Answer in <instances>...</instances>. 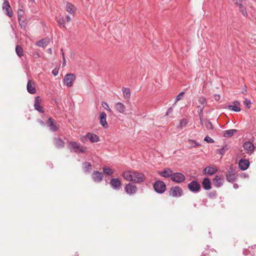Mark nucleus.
Segmentation results:
<instances>
[{
	"instance_id": "obj_52",
	"label": "nucleus",
	"mask_w": 256,
	"mask_h": 256,
	"mask_svg": "<svg viewBox=\"0 0 256 256\" xmlns=\"http://www.w3.org/2000/svg\"><path fill=\"white\" fill-rule=\"evenodd\" d=\"M38 122L42 126H45V123L42 120H39Z\"/></svg>"
},
{
	"instance_id": "obj_47",
	"label": "nucleus",
	"mask_w": 256,
	"mask_h": 256,
	"mask_svg": "<svg viewBox=\"0 0 256 256\" xmlns=\"http://www.w3.org/2000/svg\"><path fill=\"white\" fill-rule=\"evenodd\" d=\"M58 70L57 68H54L52 71V74L54 76H56L58 74Z\"/></svg>"
},
{
	"instance_id": "obj_7",
	"label": "nucleus",
	"mask_w": 256,
	"mask_h": 256,
	"mask_svg": "<svg viewBox=\"0 0 256 256\" xmlns=\"http://www.w3.org/2000/svg\"><path fill=\"white\" fill-rule=\"evenodd\" d=\"M76 76L74 74H66L64 78V84L68 87H71L73 84V82L76 80Z\"/></svg>"
},
{
	"instance_id": "obj_14",
	"label": "nucleus",
	"mask_w": 256,
	"mask_h": 256,
	"mask_svg": "<svg viewBox=\"0 0 256 256\" xmlns=\"http://www.w3.org/2000/svg\"><path fill=\"white\" fill-rule=\"evenodd\" d=\"M243 254L247 256H256V245L244 249Z\"/></svg>"
},
{
	"instance_id": "obj_31",
	"label": "nucleus",
	"mask_w": 256,
	"mask_h": 256,
	"mask_svg": "<svg viewBox=\"0 0 256 256\" xmlns=\"http://www.w3.org/2000/svg\"><path fill=\"white\" fill-rule=\"evenodd\" d=\"M102 170L104 174L108 176H112L114 173V170L112 168L107 166H104Z\"/></svg>"
},
{
	"instance_id": "obj_57",
	"label": "nucleus",
	"mask_w": 256,
	"mask_h": 256,
	"mask_svg": "<svg viewBox=\"0 0 256 256\" xmlns=\"http://www.w3.org/2000/svg\"><path fill=\"white\" fill-rule=\"evenodd\" d=\"M214 142V140L212 138L209 137V143H212Z\"/></svg>"
},
{
	"instance_id": "obj_51",
	"label": "nucleus",
	"mask_w": 256,
	"mask_h": 256,
	"mask_svg": "<svg viewBox=\"0 0 256 256\" xmlns=\"http://www.w3.org/2000/svg\"><path fill=\"white\" fill-rule=\"evenodd\" d=\"M66 64V60L65 57H64V58H62V66H64Z\"/></svg>"
},
{
	"instance_id": "obj_60",
	"label": "nucleus",
	"mask_w": 256,
	"mask_h": 256,
	"mask_svg": "<svg viewBox=\"0 0 256 256\" xmlns=\"http://www.w3.org/2000/svg\"><path fill=\"white\" fill-rule=\"evenodd\" d=\"M242 177H244V178H246L248 176V175L246 174H242Z\"/></svg>"
},
{
	"instance_id": "obj_40",
	"label": "nucleus",
	"mask_w": 256,
	"mask_h": 256,
	"mask_svg": "<svg viewBox=\"0 0 256 256\" xmlns=\"http://www.w3.org/2000/svg\"><path fill=\"white\" fill-rule=\"evenodd\" d=\"M202 186L206 190H208V178H205L202 182Z\"/></svg>"
},
{
	"instance_id": "obj_48",
	"label": "nucleus",
	"mask_w": 256,
	"mask_h": 256,
	"mask_svg": "<svg viewBox=\"0 0 256 256\" xmlns=\"http://www.w3.org/2000/svg\"><path fill=\"white\" fill-rule=\"evenodd\" d=\"M172 112V107L169 108L168 110V111L166 112V115L168 116Z\"/></svg>"
},
{
	"instance_id": "obj_22",
	"label": "nucleus",
	"mask_w": 256,
	"mask_h": 256,
	"mask_svg": "<svg viewBox=\"0 0 256 256\" xmlns=\"http://www.w3.org/2000/svg\"><path fill=\"white\" fill-rule=\"evenodd\" d=\"M54 144L57 148L60 149L64 147L65 143L61 138H54Z\"/></svg>"
},
{
	"instance_id": "obj_23",
	"label": "nucleus",
	"mask_w": 256,
	"mask_h": 256,
	"mask_svg": "<svg viewBox=\"0 0 256 256\" xmlns=\"http://www.w3.org/2000/svg\"><path fill=\"white\" fill-rule=\"evenodd\" d=\"M223 182L224 179L218 176H216V177L212 180L214 185L217 188L222 186L223 184Z\"/></svg>"
},
{
	"instance_id": "obj_59",
	"label": "nucleus",
	"mask_w": 256,
	"mask_h": 256,
	"mask_svg": "<svg viewBox=\"0 0 256 256\" xmlns=\"http://www.w3.org/2000/svg\"><path fill=\"white\" fill-rule=\"evenodd\" d=\"M211 184H212L211 182L209 180V190L212 188Z\"/></svg>"
},
{
	"instance_id": "obj_61",
	"label": "nucleus",
	"mask_w": 256,
	"mask_h": 256,
	"mask_svg": "<svg viewBox=\"0 0 256 256\" xmlns=\"http://www.w3.org/2000/svg\"><path fill=\"white\" fill-rule=\"evenodd\" d=\"M200 123H201L202 125H203L204 124V122L202 120L200 115Z\"/></svg>"
},
{
	"instance_id": "obj_37",
	"label": "nucleus",
	"mask_w": 256,
	"mask_h": 256,
	"mask_svg": "<svg viewBox=\"0 0 256 256\" xmlns=\"http://www.w3.org/2000/svg\"><path fill=\"white\" fill-rule=\"evenodd\" d=\"M238 6H239V10L240 11V12H242V15L244 16H248V14L246 12V8L243 6L242 3Z\"/></svg>"
},
{
	"instance_id": "obj_25",
	"label": "nucleus",
	"mask_w": 256,
	"mask_h": 256,
	"mask_svg": "<svg viewBox=\"0 0 256 256\" xmlns=\"http://www.w3.org/2000/svg\"><path fill=\"white\" fill-rule=\"evenodd\" d=\"M114 108L120 114H124L126 112V108L125 106L120 102H116Z\"/></svg>"
},
{
	"instance_id": "obj_24",
	"label": "nucleus",
	"mask_w": 256,
	"mask_h": 256,
	"mask_svg": "<svg viewBox=\"0 0 256 256\" xmlns=\"http://www.w3.org/2000/svg\"><path fill=\"white\" fill-rule=\"evenodd\" d=\"M86 137L92 142H96L100 141V138L98 136L91 132L87 133Z\"/></svg>"
},
{
	"instance_id": "obj_49",
	"label": "nucleus",
	"mask_w": 256,
	"mask_h": 256,
	"mask_svg": "<svg viewBox=\"0 0 256 256\" xmlns=\"http://www.w3.org/2000/svg\"><path fill=\"white\" fill-rule=\"evenodd\" d=\"M66 20L68 22H70L71 18H70V16H68V15L66 16Z\"/></svg>"
},
{
	"instance_id": "obj_13",
	"label": "nucleus",
	"mask_w": 256,
	"mask_h": 256,
	"mask_svg": "<svg viewBox=\"0 0 256 256\" xmlns=\"http://www.w3.org/2000/svg\"><path fill=\"white\" fill-rule=\"evenodd\" d=\"M243 147L246 151V152L250 154L253 153L255 148L254 144L250 141L246 142L243 144Z\"/></svg>"
},
{
	"instance_id": "obj_20",
	"label": "nucleus",
	"mask_w": 256,
	"mask_h": 256,
	"mask_svg": "<svg viewBox=\"0 0 256 256\" xmlns=\"http://www.w3.org/2000/svg\"><path fill=\"white\" fill-rule=\"evenodd\" d=\"M28 92L30 94H34L36 92V88L34 83L31 80H29L26 86Z\"/></svg>"
},
{
	"instance_id": "obj_1",
	"label": "nucleus",
	"mask_w": 256,
	"mask_h": 256,
	"mask_svg": "<svg viewBox=\"0 0 256 256\" xmlns=\"http://www.w3.org/2000/svg\"><path fill=\"white\" fill-rule=\"evenodd\" d=\"M123 178L128 180L134 182L136 183H141L145 180L146 178L144 175L140 172L127 170L124 171L122 174Z\"/></svg>"
},
{
	"instance_id": "obj_9",
	"label": "nucleus",
	"mask_w": 256,
	"mask_h": 256,
	"mask_svg": "<svg viewBox=\"0 0 256 256\" xmlns=\"http://www.w3.org/2000/svg\"><path fill=\"white\" fill-rule=\"evenodd\" d=\"M185 180L186 177L182 173L178 172H173L172 176L171 178V180L176 183L183 182Z\"/></svg>"
},
{
	"instance_id": "obj_58",
	"label": "nucleus",
	"mask_w": 256,
	"mask_h": 256,
	"mask_svg": "<svg viewBox=\"0 0 256 256\" xmlns=\"http://www.w3.org/2000/svg\"><path fill=\"white\" fill-rule=\"evenodd\" d=\"M204 140L208 142V136H205L204 138Z\"/></svg>"
},
{
	"instance_id": "obj_53",
	"label": "nucleus",
	"mask_w": 256,
	"mask_h": 256,
	"mask_svg": "<svg viewBox=\"0 0 256 256\" xmlns=\"http://www.w3.org/2000/svg\"><path fill=\"white\" fill-rule=\"evenodd\" d=\"M209 129H211V130L213 129L212 125L210 121H209Z\"/></svg>"
},
{
	"instance_id": "obj_39",
	"label": "nucleus",
	"mask_w": 256,
	"mask_h": 256,
	"mask_svg": "<svg viewBox=\"0 0 256 256\" xmlns=\"http://www.w3.org/2000/svg\"><path fill=\"white\" fill-rule=\"evenodd\" d=\"M228 150V148L227 147V146H223L222 148H220V149H218L217 150V151L218 152L221 154V155H224L226 152Z\"/></svg>"
},
{
	"instance_id": "obj_21",
	"label": "nucleus",
	"mask_w": 256,
	"mask_h": 256,
	"mask_svg": "<svg viewBox=\"0 0 256 256\" xmlns=\"http://www.w3.org/2000/svg\"><path fill=\"white\" fill-rule=\"evenodd\" d=\"M100 122L104 128L108 127V123L106 122V114L105 112H102L100 114Z\"/></svg>"
},
{
	"instance_id": "obj_43",
	"label": "nucleus",
	"mask_w": 256,
	"mask_h": 256,
	"mask_svg": "<svg viewBox=\"0 0 256 256\" xmlns=\"http://www.w3.org/2000/svg\"><path fill=\"white\" fill-rule=\"evenodd\" d=\"M184 94V92H180L176 97V102L180 100L182 98Z\"/></svg>"
},
{
	"instance_id": "obj_63",
	"label": "nucleus",
	"mask_w": 256,
	"mask_h": 256,
	"mask_svg": "<svg viewBox=\"0 0 256 256\" xmlns=\"http://www.w3.org/2000/svg\"><path fill=\"white\" fill-rule=\"evenodd\" d=\"M201 256H206V254H202Z\"/></svg>"
},
{
	"instance_id": "obj_45",
	"label": "nucleus",
	"mask_w": 256,
	"mask_h": 256,
	"mask_svg": "<svg viewBox=\"0 0 256 256\" xmlns=\"http://www.w3.org/2000/svg\"><path fill=\"white\" fill-rule=\"evenodd\" d=\"M233 2L235 4L240 5L242 3V0H232Z\"/></svg>"
},
{
	"instance_id": "obj_33",
	"label": "nucleus",
	"mask_w": 256,
	"mask_h": 256,
	"mask_svg": "<svg viewBox=\"0 0 256 256\" xmlns=\"http://www.w3.org/2000/svg\"><path fill=\"white\" fill-rule=\"evenodd\" d=\"M198 103L199 105L198 106V107L200 109H202L204 106L206 104V98L204 97L200 98L198 100Z\"/></svg>"
},
{
	"instance_id": "obj_27",
	"label": "nucleus",
	"mask_w": 256,
	"mask_h": 256,
	"mask_svg": "<svg viewBox=\"0 0 256 256\" xmlns=\"http://www.w3.org/2000/svg\"><path fill=\"white\" fill-rule=\"evenodd\" d=\"M49 43V40L47 38H43L36 42V44L44 48L46 47Z\"/></svg>"
},
{
	"instance_id": "obj_29",
	"label": "nucleus",
	"mask_w": 256,
	"mask_h": 256,
	"mask_svg": "<svg viewBox=\"0 0 256 256\" xmlns=\"http://www.w3.org/2000/svg\"><path fill=\"white\" fill-rule=\"evenodd\" d=\"M82 168L86 173H89L92 169V164L89 162H85L82 164Z\"/></svg>"
},
{
	"instance_id": "obj_54",
	"label": "nucleus",
	"mask_w": 256,
	"mask_h": 256,
	"mask_svg": "<svg viewBox=\"0 0 256 256\" xmlns=\"http://www.w3.org/2000/svg\"><path fill=\"white\" fill-rule=\"evenodd\" d=\"M233 186L235 189H236L238 188V186L237 184H234Z\"/></svg>"
},
{
	"instance_id": "obj_26",
	"label": "nucleus",
	"mask_w": 256,
	"mask_h": 256,
	"mask_svg": "<svg viewBox=\"0 0 256 256\" xmlns=\"http://www.w3.org/2000/svg\"><path fill=\"white\" fill-rule=\"evenodd\" d=\"M234 106H228V108L230 110L236 112H239L240 110V108L239 106L240 104L238 101H234Z\"/></svg>"
},
{
	"instance_id": "obj_41",
	"label": "nucleus",
	"mask_w": 256,
	"mask_h": 256,
	"mask_svg": "<svg viewBox=\"0 0 256 256\" xmlns=\"http://www.w3.org/2000/svg\"><path fill=\"white\" fill-rule=\"evenodd\" d=\"M244 104L248 108H250L251 106L252 102L250 100L246 98L244 102Z\"/></svg>"
},
{
	"instance_id": "obj_17",
	"label": "nucleus",
	"mask_w": 256,
	"mask_h": 256,
	"mask_svg": "<svg viewBox=\"0 0 256 256\" xmlns=\"http://www.w3.org/2000/svg\"><path fill=\"white\" fill-rule=\"evenodd\" d=\"M2 8L3 10H5L6 12L7 15L12 17L13 15L12 10V8L8 0H4L2 4Z\"/></svg>"
},
{
	"instance_id": "obj_30",
	"label": "nucleus",
	"mask_w": 256,
	"mask_h": 256,
	"mask_svg": "<svg viewBox=\"0 0 256 256\" xmlns=\"http://www.w3.org/2000/svg\"><path fill=\"white\" fill-rule=\"evenodd\" d=\"M124 97L125 98H130V90L127 88H123L122 89Z\"/></svg>"
},
{
	"instance_id": "obj_64",
	"label": "nucleus",
	"mask_w": 256,
	"mask_h": 256,
	"mask_svg": "<svg viewBox=\"0 0 256 256\" xmlns=\"http://www.w3.org/2000/svg\"><path fill=\"white\" fill-rule=\"evenodd\" d=\"M48 50V52H52V50L50 48H49Z\"/></svg>"
},
{
	"instance_id": "obj_19",
	"label": "nucleus",
	"mask_w": 256,
	"mask_h": 256,
	"mask_svg": "<svg viewBox=\"0 0 256 256\" xmlns=\"http://www.w3.org/2000/svg\"><path fill=\"white\" fill-rule=\"evenodd\" d=\"M92 178L95 182H100L104 178L103 174L98 171H94L92 173Z\"/></svg>"
},
{
	"instance_id": "obj_46",
	"label": "nucleus",
	"mask_w": 256,
	"mask_h": 256,
	"mask_svg": "<svg viewBox=\"0 0 256 256\" xmlns=\"http://www.w3.org/2000/svg\"><path fill=\"white\" fill-rule=\"evenodd\" d=\"M214 100L216 101H218L220 100V94H214Z\"/></svg>"
},
{
	"instance_id": "obj_5",
	"label": "nucleus",
	"mask_w": 256,
	"mask_h": 256,
	"mask_svg": "<svg viewBox=\"0 0 256 256\" xmlns=\"http://www.w3.org/2000/svg\"><path fill=\"white\" fill-rule=\"evenodd\" d=\"M183 194L182 188L177 186L172 187L169 190V195L172 197L178 198L182 196Z\"/></svg>"
},
{
	"instance_id": "obj_2",
	"label": "nucleus",
	"mask_w": 256,
	"mask_h": 256,
	"mask_svg": "<svg viewBox=\"0 0 256 256\" xmlns=\"http://www.w3.org/2000/svg\"><path fill=\"white\" fill-rule=\"evenodd\" d=\"M68 148L71 152L74 151L76 154L84 153L86 152V148L81 146L76 142H70L68 145Z\"/></svg>"
},
{
	"instance_id": "obj_56",
	"label": "nucleus",
	"mask_w": 256,
	"mask_h": 256,
	"mask_svg": "<svg viewBox=\"0 0 256 256\" xmlns=\"http://www.w3.org/2000/svg\"><path fill=\"white\" fill-rule=\"evenodd\" d=\"M60 51L62 52V58H64V57H65V56H64V51H63V49L61 48Z\"/></svg>"
},
{
	"instance_id": "obj_3",
	"label": "nucleus",
	"mask_w": 256,
	"mask_h": 256,
	"mask_svg": "<svg viewBox=\"0 0 256 256\" xmlns=\"http://www.w3.org/2000/svg\"><path fill=\"white\" fill-rule=\"evenodd\" d=\"M155 192L159 194H163L166 190V184L162 180H156L153 184Z\"/></svg>"
},
{
	"instance_id": "obj_35",
	"label": "nucleus",
	"mask_w": 256,
	"mask_h": 256,
	"mask_svg": "<svg viewBox=\"0 0 256 256\" xmlns=\"http://www.w3.org/2000/svg\"><path fill=\"white\" fill-rule=\"evenodd\" d=\"M218 169L214 165L209 166V176L212 175L217 172Z\"/></svg>"
},
{
	"instance_id": "obj_55",
	"label": "nucleus",
	"mask_w": 256,
	"mask_h": 256,
	"mask_svg": "<svg viewBox=\"0 0 256 256\" xmlns=\"http://www.w3.org/2000/svg\"><path fill=\"white\" fill-rule=\"evenodd\" d=\"M204 172L206 174H208V166L206 167V168L204 169Z\"/></svg>"
},
{
	"instance_id": "obj_50",
	"label": "nucleus",
	"mask_w": 256,
	"mask_h": 256,
	"mask_svg": "<svg viewBox=\"0 0 256 256\" xmlns=\"http://www.w3.org/2000/svg\"><path fill=\"white\" fill-rule=\"evenodd\" d=\"M247 92V88L246 86H244V87L243 88V90L242 92V93L243 94H246Z\"/></svg>"
},
{
	"instance_id": "obj_34",
	"label": "nucleus",
	"mask_w": 256,
	"mask_h": 256,
	"mask_svg": "<svg viewBox=\"0 0 256 256\" xmlns=\"http://www.w3.org/2000/svg\"><path fill=\"white\" fill-rule=\"evenodd\" d=\"M188 123V121L187 119L186 118H184L180 120V124L178 128L180 129H182L186 126Z\"/></svg>"
},
{
	"instance_id": "obj_6",
	"label": "nucleus",
	"mask_w": 256,
	"mask_h": 256,
	"mask_svg": "<svg viewBox=\"0 0 256 256\" xmlns=\"http://www.w3.org/2000/svg\"><path fill=\"white\" fill-rule=\"evenodd\" d=\"M138 190V187L134 184L129 182L126 184L124 191L128 195H134Z\"/></svg>"
},
{
	"instance_id": "obj_15",
	"label": "nucleus",
	"mask_w": 256,
	"mask_h": 256,
	"mask_svg": "<svg viewBox=\"0 0 256 256\" xmlns=\"http://www.w3.org/2000/svg\"><path fill=\"white\" fill-rule=\"evenodd\" d=\"M40 99L39 96H37L34 98V108L38 112L44 113V108L40 105Z\"/></svg>"
},
{
	"instance_id": "obj_8",
	"label": "nucleus",
	"mask_w": 256,
	"mask_h": 256,
	"mask_svg": "<svg viewBox=\"0 0 256 256\" xmlns=\"http://www.w3.org/2000/svg\"><path fill=\"white\" fill-rule=\"evenodd\" d=\"M188 190L194 192L196 193L200 190V185L196 180H192L188 185Z\"/></svg>"
},
{
	"instance_id": "obj_42",
	"label": "nucleus",
	"mask_w": 256,
	"mask_h": 256,
	"mask_svg": "<svg viewBox=\"0 0 256 256\" xmlns=\"http://www.w3.org/2000/svg\"><path fill=\"white\" fill-rule=\"evenodd\" d=\"M102 107H103L104 109L106 110H108V112H112V110L110 108V107H109V106H108V104L106 102H102Z\"/></svg>"
},
{
	"instance_id": "obj_36",
	"label": "nucleus",
	"mask_w": 256,
	"mask_h": 256,
	"mask_svg": "<svg viewBox=\"0 0 256 256\" xmlns=\"http://www.w3.org/2000/svg\"><path fill=\"white\" fill-rule=\"evenodd\" d=\"M188 142L190 144V146H188L189 149L200 145V144L194 140L189 139L188 140Z\"/></svg>"
},
{
	"instance_id": "obj_16",
	"label": "nucleus",
	"mask_w": 256,
	"mask_h": 256,
	"mask_svg": "<svg viewBox=\"0 0 256 256\" xmlns=\"http://www.w3.org/2000/svg\"><path fill=\"white\" fill-rule=\"evenodd\" d=\"M250 166V162L248 159H241L238 162V167L242 170H247Z\"/></svg>"
},
{
	"instance_id": "obj_38",
	"label": "nucleus",
	"mask_w": 256,
	"mask_h": 256,
	"mask_svg": "<svg viewBox=\"0 0 256 256\" xmlns=\"http://www.w3.org/2000/svg\"><path fill=\"white\" fill-rule=\"evenodd\" d=\"M57 22H58V24H59V26H62V27L64 28H66V26H65V20L64 18L63 17L59 18Z\"/></svg>"
},
{
	"instance_id": "obj_44",
	"label": "nucleus",
	"mask_w": 256,
	"mask_h": 256,
	"mask_svg": "<svg viewBox=\"0 0 256 256\" xmlns=\"http://www.w3.org/2000/svg\"><path fill=\"white\" fill-rule=\"evenodd\" d=\"M217 194L216 190L209 192V197L214 198L216 196Z\"/></svg>"
},
{
	"instance_id": "obj_18",
	"label": "nucleus",
	"mask_w": 256,
	"mask_h": 256,
	"mask_svg": "<svg viewBox=\"0 0 256 256\" xmlns=\"http://www.w3.org/2000/svg\"><path fill=\"white\" fill-rule=\"evenodd\" d=\"M158 174L162 177L165 178H171L173 174V172L172 169L170 168H164L163 171L159 172Z\"/></svg>"
},
{
	"instance_id": "obj_4",
	"label": "nucleus",
	"mask_w": 256,
	"mask_h": 256,
	"mask_svg": "<svg viewBox=\"0 0 256 256\" xmlns=\"http://www.w3.org/2000/svg\"><path fill=\"white\" fill-rule=\"evenodd\" d=\"M226 180L230 183H234L237 179V175L236 173V170L230 166L226 174Z\"/></svg>"
},
{
	"instance_id": "obj_12",
	"label": "nucleus",
	"mask_w": 256,
	"mask_h": 256,
	"mask_svg": "<svg viewBox=\"0 0 256 256\" xmlns=\"http://www.w3.org/2000/svg\"><path fill=\"white\" fill-rule=\"evenodd\" d=\"M76 6L70 2H66V10L70 14L74 16L76 11Z\"/></svg>"
},
{
	"instance_id": "obj_62",
	"label": "nucleus",
	"mask_w": 256,
	"mask_h": 256,
	"mask_svg": "<svg viewBox=\"0 0 256 256\" xmlns=\"http://www.w3.org/2000/svg\"><path fill=\"white\" fill-rule=\"evenodd\" d=\"M20 17H21L20 16V15L18 16V20H20Z\"/></svg>"
},
{
	"instance_id": "obj_10",
	"label": "nucleus",
	"mask_w": 256,
	"mask_h": 256,
	"mask_svg": "<svg viewBox=\"0 0 256 256\" xmlns=\"http://www.w3.org/2000/svg\"><path fill=\"white\" fill-rule=\"evenodd\" d=\"M110 184L112 189L114 190H120L122 186V183L120 180L118 178H112L110 182Z\"/></svg>"
},
{
	"instance_id": "obj_28",
	"label": "nucleus",
	"mask_w": 256,
	"mask_h": 256,
	"mask_svg": "<svg viewBox=\"0 0 256 256\" xmlns=\"http://www.w3.org/2000/svg\"><path fill=\"white\" fill-rule=\"evenodd\" d=\"M236 132L237 130L235 129H230L225 130L224 132V136L226 138L232 137Z\"/></svg>"
},
{
	"instance_id": "obj_32",
	"label": "nucleus",
	"mask_w": 256,
	"mask_h": 256,
	"mask_svg": "<svg viewBox=\"0 0 256 256\" xmlns=\"http://www.w3.org/2000/svg\"><path fill=\"white\" fill-rule=\"evenodd\" d=\"M16 52L17 54V55L20 57L21 58L24 55V50L20 46L17 45L16 47Z\"/></svg>"
},
{
	"instance_id": "obj_11",
	"label": "nucleus",
	"mask_w": 256,
	"mask_h": 256,
	"mask_svg": "<svg viewBox=\"0 0 256 256\" xmlns=\"http://www.w3.org/2000/svg\"><path fill=\"white\" fill-rule=\"evenodd\" d=\"M50 129L52 132H56L59 129V126L56 125V121L52 118H50L46 122Z\"/></svg>"
}]
</instances>
